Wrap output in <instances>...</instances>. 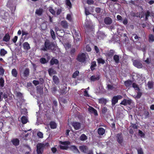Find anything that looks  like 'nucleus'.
Segmentation results:
<instances>
[{
  "label": "nucleus",
  "instance_id": "nucleus-22",
  "mask_svg": "<svg viewBox=\"0 0 154 154\" xmlns=\"http://www.w3.org/2000/svg\"><path fill=\"white\" fill-rule=\"evenodd\" d=\"M114 51L112 49H111L109 51H107L106 53V56L108 57H111L114 55Z\"/></svg>",
  "mask_w": 154,
  "mask_h": 154
},
{
  "label": "nucleus",
  "instance_id": "nucleus-64",
  "mask_svg": "<svg viewBox=\"0 0 154 154\" xmlns=\"http://www.w3.org/2000/svg\"><path fill=\"white\" fill-rule=\"evenodd\" d=\"M95 11L97 13H100L101 12V8H95Z\"/></svg>",
  "mask_w": 154,
  "mask_h": 154
},
{
  "label": "nucleus",
  "instance_id": "nucleus-51",
  "mask_svg": "<svg viewBox=\"0 0 154 154\" xmlns=\"http://www.w3.org/2000/svg\"><path fill=\"white\" fill-rule=\"evenodd\" d=\"M137 151L138 154H143V150L141 147H139L137 149Z\"/></svg>",
  "mask_w": 154,
  "mask_h": 154
},
{
  "label": "nucleus",
  "instance_id": "nucleus-8",
  "mask_svg": "<svg viewBox=\"0 0 154 154\" xmlns=\"http://www.w3.org/2000/svg\"><path fill=\"white\" fill-rule=\"evenodd\" d=\"M116 137V140L119 143L121 144L122 143L123 140V138L121 133L117 134Z\"/></svg>",
  "mask_w": 154,
  "mask_h": 154
},
{
  "label": "nucleus",
  "instance_id": "nucleus-52",
  "mask_svg": "<svg viewBox=\"0 0 154 154\" xmlns=\"http://www.w3.org/2000/svg\"><path fill=\"white\" fill-rule=\"evenodd\" d=\"M139 134L141 137H144L145 134L143 133L141 131L139 130H138Z\"/></svg>",
  "mask_w": 154,
  "mask_h": 154
},
{
  "label": "nucleus",
  "instance_id": "nucleus-13",
  "mask_svg": "<svg viewBox=\"0 0 154 154\" xmlns=\"http://www.w3.org/2000/svg\"><path fill=\"white\" fill-rule=\"evenodd\" d=\"M131 103V100L130 99L127 100L126 99H124L121 103L120 104L123 105L124 106H126L127 105H130Z\"/></svg>",
  "mask_w": 154,
  "mask_h": 154
},
{
  "label": "nucleus",
  "instance_id": "nucleus-21",
  "mask_svg": "<svg viewBox=\"0 0 154 154\" xmlns=\"http://www.w3.org/2000/svg\"><path fill=\"white\" fill-rule=\"evenodd\" d=\"M124 85L127 87H130L132 85V81L131 80H128L125 81L124 82Z\"/></svg>",
  "mask_w": 154,
  "mask_h": 154
},
{
  "label": "nucleus",
  "instance_id": "nucleus-27",
  "mask_svg": "<svg viewBox=\"0 0 154 154\" xmlns=\"http://www.w3.org/2000/svg\"><path fill=\"white\" fill-rule=\"evenodd\" d=\"M98 133L99 135H102L105 133V130L102 128H99L98 129Z\"/></svg>",
  "mask_w": 154,
  "mask_h": 154
},
{
  "label": "nucleus",
  "instance_id": "nucleus-63",
  "mask_svg": "<svg viewBox=\"0 0 154 154\" xmlns=\"http://www.w3.org/2000/svg\"><path fill=\"white\" fill-rule=\"evenodd\" d=\"M32 82L35 86H36L39 84V82L37 80H34Z\"/></svg>",
  "mask_w": 154,
  "mask_h": 154
},
{
  "label": "nucleus",
  "instance_id": "nucleus-50",
  "mask_svg": "<svg viewBox=\"0 0 154 154\" xmlns=\"http://www.w3.org/2000/svg\"><path fill=\"white\" fill-rule=\"evenodd\" d=\"M5 71L3 68L2 66H0V75H3L4 74Z\"/></svg>",
  "mask_w": 154,
  "mask_h": 154
},
{
  "label": "nucleus",
  "instance_id": "nucleus-35",
  "mask_svg": "<svg viewBox=\"0 0 154 154\" xmlns=\"http://www.w3.org/2000/svg\"><path fill=\"white\" fill-rule=\"evenodd\" d=\"M11 74L14 77H17V72L16 69H12L11 71Z\"/></svg>",
  "mask_w": 154,
  "mask_h": 154
},
{
  "label": "nucleus",
  "instance_id": "nucleus-6",
  "mask_svg": "<svg viewBox=\"0 0 154 154\" xmlns=\"http://www.w3.org/2000/svg\"><path fill=\"white\" fill-rule=\"evenodd\" d=\"M122 97V96L121 95H117L113 97L111 100L112 105H115L118 103V100L121 99Z\"/></svg>",
  "mask_w": 154,
  "mask_h": 154
},
{
  "label": "nucleus",
  "instance_id": "nucleus-3",
  "mask_svg": "<svg viewBox=\"0 0 154 154\" xmlns=\"http://www.w3.org/2000/svg\"><path fill=\"white\" fill-rule=\"evenodd\" d=\"M133 62V65L139 69L142 68L143 66L142 64L141 63V61L139 60H134L132 59V60Z\"/></svg>",
  "mask_w": 154,
  "mask_h": 154
},
{
  "label": "nucleus",
  "instance_id": "nucleus-40",
  "mask_svg": "<svg viewBox=\"0 0 154 154\" xmlns=\"http://www.w3.org/2000/svg\"><path fill=\"white\" fill-rule=\"evenodd\" d=\"M97 60L98 64L101 63L103 64L105 63V60L103 59L102 58H99Z\"/></svg>",
  "mask_w": 154,
  "mask_h": 154
},
{
  "label": "nucleus",
  "instance_id": "nucleus-30",
  "mask_svg": "<svg viewBox=\"0 0 154 154\" xmlns=\"http://www.w3.org/2000/svg\"><path fill=\"white\" fill-rule=\"evenodd\" d=\"M48 72L50 76H51L53 74H55L56 73V71L52 68H50L48 69Z\"/></svg>",
  "mask_w": 154,
  "mask_h": 154
},
{
  "label": "nucleus",
  "instance_id": "nucleus-10",
  "mask_svg": "<svg viewBox=\"0 0 154 154\" xmlns=\"http://www.w3.org/2000/svg\"><path fill=\"white\" fill-rule=\"evenodd\" d=\"M101 77L100 75V74L97 75H92L90 77V80L91 81L94 82L96 81L99 80Z\"/></svg>",
  "mask_w": 154,
  "mask_h": 154
},
{
  "label": "nucleus",
  "instance_id": "nucleus-20",
  "mask_svg": "<svg viewBox=\"0 0 154 154\" xmlns=\"http://www.w3.org/2000/svg\"><path fill=\"white\" fill-rule=\"evenodd\" d=\"M11 142L13 145L16 146L19 145L20 141L17 138H14L11 140Z\"/></svg>",
  "mask_w": 154,
  "mask_h": 154
},
{
  "label": "nucleus",
  "instance_id": "nucleus-15",
  "mask_svg": "<svg viewBox=\"0 0 154 154\" xmlns=\"http://www.w3.org/2000/svg\"><path fill=\"white\" fill-rule=\"evenodd\" d=\"M60 25L62 27L65 29L68 28L69 25L67 22L66 20L62 21L60 22Z\"/></svg>",
  "mask_w": 154,
  "mask_h": 154
},
{
  "label": "nucleus",
  "instance_id": "nucleus-37",
  "mask_svg": "<svg viewBox=\"0 0 154 154\" xmlns=\"http://www.w3.org/2000/svg\"><path fill=\"white\" fill-rule=\"evenodd\" d=\"M74 35H75V37L77 38V39H76V40L77 41H79L80 38V35L79 32H77L75 30Z\"/></svg>",
  "mask_w": 154,
  "mask_h": 154
},
{
  "label": "nucleus",
  "instance_id": "nucleus-33",
  "mask_svg": "<svg viewBox=\"0 0 154 154\" xmlns=\"http://www.w3.org/2000/svg\"><path fill=\"white\" fill-rule=\"evenodd\" d=\"M43 11V10L42 8H39L36 10L35 13L36 14L38 15L41 16L42 14Z\"/></svg>",
  "mask_w": 154,
  "mask_h": 154
},
{
  "label": "nucleus",
  "instance_id": "nucleus-45",
  "mask_svg": "<svg viewBox=\"0 0 154 154\" xmlns=\"http://www.w3.org/2000/svg\"><path fill=\"white\" fill-rule=\"evenodd\" d=\"M142 95V92L139 91L137 92V94L135 97V98L140 99Z\"/></svg>",
  "mask_w": 154,
  "mask_h": 154
},
{
  "label": "nucleus",
  "instance_id": "nucleus-17",
  "mask_svg": "<svg viewBox=\"0 0 154 154\" xmlns=\"http://www.w3.org/2000/svg\"><path fill=\"white\" fill-rule=\"evenodd\" d=\"M59 63V61L54 57L52 58L50 61V64L51 65H53L54 64L57 65Z\"/></svg>",
  "mask_w": 154,
  "mask_h": 154
},
{
  "label": "nucleus",
  "instance_id": "nucleus-2",
  "mask_svg": "<svg viewBox=\"0 0 154 154\" xmlns=\"http://www.w3.org/2000/svg\"><path fill=\"white\" fill-rule=\"evenodd\" d=\"M88 56L86 53H79L76 57L77 60L82 63H86Z\"/></svg>",
  "mask_w": 154,
  "mask_h": 154
},
{
  "label": "nucleus",
  "instance_id": "nucleus-60",
  "mask_svg": "<svg viewBox=\"0 0 154 154\" xmlns=\"http://www.w3.org/2000/svg\"><path fill=\"white\" fill-rule=\"evenodd\" d=\"M49 11L53 15H55V11L52 8H50L49 9Z\"/></svg>",
  "mask_w": 154,
  "mask_h": 154
},
{
  "label": "nucleus",
  "instance_id": "nucleus-42",
  "mask_svg": "<svg viewBox=\"0 0 154 154\" xmlns=\"http://www.w3.org/2000/svg\"><path fill=\"white\" fill-rule=\"evenodd\" d=\"M60 144L65 146L68 145L70 144V142L69 141H65L64 142L60 141L59 142Z\"/></svg>",
  "mask_w": 154,
  "mask_h": 154
},
{
  "label": "nucleus",
  "instance_id": "nucleus-43",
  "mask_svg": "<svg viewBox=\"0 0 154 154\" xmlns=\"http://www.w3.org/2000/svg\"><path fill=\"white\" fill-rule=\"evenodd\" d=\"M50 32L52 39L55 40L56 37L54 31L52 29H51Z\"/></svg>",
  "mask_w": 154,
  "mask_h": 154
},
{
  "label": "nucleus",
  "instance_id": "nucleus-19",
  "mask_svg": "<svg viewBox=\"0 0 154 154\" xmlns=\"http://www.w3.org/2000/svg\"><path fill=\"white\" fill-rule=\"evenodd\" d=\"M67 87L63 86L60 90V93L61 94H65L67 93Z\"/></svg>",
  "mask_w": 154,
  "mask_h": 154
},
{
  "label": "nucleus",
  "instance_id": "nucleus-58",
  "mask_svg": "<svg viewBox=\"0 0 154 154\" xmlns=\"http://www.w3.org/2000/svg\"><path fill=\"white\" fill-rule=\"evenodd\" d=\"M144 115L145 116L144 118L146 119L149 117V113L147 111H145L144 112Z\"/></svg>",
  "mask_w": 154,
  "mask_h": 154
},
{
  "label": "nucleus",
  "instance_id": "nucleus-44",
  "mask_svg": "<svg viewBox=\"0 0 154 154\" xmlns=\"http://www.w3.org/2000/svg\"><path fill=\"white\" fill-rule=\"evenodd\" d=\"M4 78L1 77L0 78V88H2L4 85Z\"/></svg>",
  "mask_w": 154,
  "mask_h": 154
},
{
  "label": "nucleus",
  "instance_id": "nucleus-53",
  "mask_svg": "<svg viewBox=\"0 0 154 154\" xmlns=\"http://www.w3.org/2000/svg\"><path fill=\"white\" fill-rule=\"evenodd\" d=\"M131 125L130 127H131L134 129H137V125L136 124H134L131 123Z\"/></svg>",
  "mask_w": 154,
  "mask_h": 154
},
{
  "label": "nucleus",
  "instance_id": "nucleus-25",
  "mask_svg": "<svg viewBox=\"0 0 154 154\" xmlns=\"http://www.w3.org/2000/svg\"><path fill=\"white\" fill-rule=\"evenodd\" d=\"M10 36L8 33H7L4 37L3 40L5 42H8L10 39Z\"/></svg>",
  "mask_w": 154,
  "mask_h": 154
},
{
  "label": "nucleus",
  "instance_id": "nucleus-61",
  "mask_svg": "<svg viewBox=\"0 0 154 154\" xmlns=\"http://www.w3.org/2000/svg\"><path fill=\"white\" fill-rule=\"evenodd\" d=\"M57 90V87L55 86L51 88V91L53 93H55Z\"/></svg>",
  "mask_w": 154,
  "mask_h": 154
},
{
  "label": "nucleus",
  "instance_id": "nucleus-55",
  "mask_svg": "<svg viewBox=\"0 0 154 154\" xmlns=\"http://www.w3.org/2000/svg\"><path fill=\"white\" fill-rule=\"evenodd\" d=\"M150 14V12L149 11H147V12L145 13V19L146 20H147L148 19V17H149Z\"/></svg>",
  "mask_w": 154,
  "mask_h": 154
},
{
  "label": "nucleus",
  "instance_id": "nucleus-57",
  "mask_svg": "<svg viewBox=\"0 0 154 154\" xmlns=\"http://www.w3.org/2000/svg\"><path fill=\"white\" fill-rule=\"evenodd\" d=\"M85 26L86 29H91L92 28V26L90 24H86L85 25Z\"/></svg>",
  "mask_w": 154,
  "mask_h": 154
},
{
  "label": "nucleus",
  "instance_id": "nucleus-7",
  "mask_svg": "<svg viewBox=\"0 0 154 154\" xmlns=\"http://www.w3.org/2000/svg\"><path fill=\"white\" fill-rule=\"evenodd\" d=\"M8 16V14L4 11H1L0 12V19L1 20H6Z\"/></svg>",
  "mask_w": 154,
  "mask_h": 154
},
{
  "label": "nucleus",
  "instance_id": "nucleus-62",
  "mask_svg": "<svg viewBox=\"0 0 154 154\" xmlns=\"http://www.w3.org/2000/svg\"><path fill=\"white\" fill-rule=\"evenodd\" d=\"M130 128L129 130V134H133L134 132V129L130 127Z\"/></svg>",
  "mask_w": 154,
  "mask_h": 154
},
{
  "label": "nucleus",
  "instance_id": "nucleus-14",
  "mask_svg": "<svg viewBox=\"0 0 154 154\" xmlns=\"http://www.w3.org/2000/svg\"><path fill=\"white\" fill-rule=\"evenodd\" d=\"M88 110L91 113L94 114V116H97L98 115L97 111L93 107L90 106L88 109Z\"/></svg>",
  "mask_w": 154,
  "mask_h": 154
},
{
  "label": "nucleus",
  "instance_id": "nucleus-34",
  "mask_svg": "<svg viewBox=\"0 0 154 154\" xmlns=\"http://www.w3.org/2000/svg\"><path fill=\"white\" fill-rule=\"evenodd\" d=\"M96 62L95 61H92L91 63L90 69L91 71H93L94 69V67L96 66Z\"/></svg>",
  "mask_w": 154,
  "mask_h": 154
},
{
  "label": "nucleus",
  "instance_id": "nucleus-36",
  "mask_svg": "<svg viewBox=\"0 0 154 154\" xmlns=\"http://www.w3.org/2000/svg\"><path fill=\"white\" fill-rule=\"evenodd\" d=\"M22 36H23L24 35H26V36L25 37V38H26L27 39H28L30 37V36H28L27 37V35L29 34V33L27 31H24L23 30H22Z\"/></svg>",
  "mask_w": 154,
  "mask_h": 154
},
{
  "label": "nucleus",
  "instance_id": "nucleus-26",
  "mask_svg": "<svg viewBox=\"0 0 154 154\" xmlns=\"http://www.w3.org/2000/svg\"><path fill=\"white\" fill-rule=\"evenodd\" d=\"M21 119V122L23 124H25L28 122L27 118L26 116H22Z\"/></svg>",
  "mask_w": 154,
  "mask_h": 154
},
{
  "label": "nucleus",
  "instance_id": "nucleus-31",
  "mask_svg": "<svg viewBox=\"0 0 154 154\" xmlns=\"http://www.w3.org/2000/svg\"><path fill=\"white\" fill-rule=\"evenodd\" d=\"M113 59L116 63L118 64L119 63V55L116 54L115 55L113 56Z\"/></svg>",
  "mask_w": 154,
  "mask_h": 154
},
{
  "label": "nucleus",
  "instance_id": "nucleus-56",
  "mask_svg": "<svg viewBox=\"0 0 154 154\" xmlns=\"http://www.w3.org/2000/svg\"><path fill=\"white\" fill-rule=\"evenodd\" d=\"M107 87L109 90H112L114 88V86L110 84H108L107 85Z\"/></svg>",
  "mask_w": 154,
  "mask_h": 154
},
{
  "label": "nucleus",
  "instance_id": "nucleus-28",
  "mask_svg": "<svg viewBox=\"0 0 154 154\" xmlns=\"http://www.w3.org/2000/svg\"><path fill=\"white\" fill-rule=\"evenodd\" d=\"M87 137L84 134H81L79 137V139L82 141H85L87 140Z\"/></svg>",
  "mask_w": 154,
  "mask_h": 154
},
{
  "label": "nucleus",
  "instance_id": "nucleus-32",
  "mask_svg": "<svg viewBox=\"0 0 154 154\" xmlns=\"http://www.w3.org/2000/svg\"><path fill=\"white\" fill-rule=\"evenodd\" d=\"M154 82L152 81H149L147 83L148 87L149 89H151L153 88Z\"/></svg>",
  "mask_w": 154,
  "mask_h": 154
},
{
  "label": "nucleus",
  "instance_id": "nucleus-16",
  "mask_svg": "<svg viewBox=\"0 0 154 154\" xmlns=\"http://www.w3.org/2000/svg\"><path fill=\"white\" fill-rule=\"evenodd\" d=\"M79 149L81 152L86 153L88 150V148L86 146H79Z\"/></svg>",
  "mask_w": 154,
  "mask_h": 154
},
{
  "label": "nucleus",
  "instance_id": "nucleus-54",
  "mask_svg": "<svg viewBox=\"0 0 154 154\" xmlns=\"http://www.w3.org/2000/svg\"><path fill=\"white\" fill-rule=\"evenodd\" d=\"M59 147L60 149L63 150H67L68 148V147L66 146H63L61 145H60L59 146Z\"/></svg>",
  "mask_w": 154,
  "mask_h": 154
},
{
  "label": "nucleus",
  "instance_id": "nucleus-47",
  "mask_svg": "<svg viewBox=\"0 0 154 154\" xmlns=\"http://www.w3.org/2000/svg\"><path fill=\"white\" fill-rule=\"evenodd\" d=\"M66 4L70 8H72V5L70 0H66Z\"/></svg>",
  "mask_w": 154,
  "mask_h": 154
},
{
  "label": "nucleus",
  "instance_id": "nucleus-12",
  "mask_svg": "<svg viewBox=\"0 0 154 154\" xmlns=\"http://www.w3.org/2000/svg\"><path fill=\"white\" fill-rule=\"evenodd\" d=\"M104 23L107 25H110L112 23V20L109 17H106L104 19Z\"/></svg>",
  "mask_w": 154,
  "mask_h": 154
},
{
  "label": "nucleus",
  "instance_id": "nucleus-41",
  "mask_svg": "<svg viewBox=\"0 0 154 154\" xmlns=\"http://www.w3.org/2000/svg\"><path fill=\"white\" fill-rule=\"evenodd\" d=\"M7 53V51L3 48L1 49L0 50V54L2 56H4Z\"/></svg>",
  "mask_w": 154,
  "mask_h": 154
},
{
  "label": "nucleus",
  "instance_id": "nucleus-39",
  "mask_svg": "<svg viewBox=\"0 0 154 154\" xmlns=\"http://www.w3.org/2000/svg\"><path fill=\"white\" fill-rule=\"evenodd\" d=\"M149 42H154V35L152 34H150L149 35Z\"/></svg>",
  "mask_w": 154,
  "mask_h": 154
},
{
  "label": "nucleus",
  "instance_id": "nucleus-49",
  "mask_svg": "<svg viewBox=\"0 0 154 154\" xmlns=\"http://www.w3.org/2000/svg\"><path fill=\"white\" fill-rule=\"evenodd\" d=\"M107 109L106 107L104 106L102 108V112L103 114L105 115L106 113L107 112Z\"/></svg>",
  "mask_w": 154,
  "mask_h": 154
},
{
  "label": "nucleus",
  "instance_id": "nucleus-24",
  "mask_svg": "<svg viewBox=\"0 0 154 154\" xmlns=\"http://www.w3.org/2000/svg\"><path fill=\"white\" fill-rule=\"evenodd\" d=\"M50 127L51 129H55L56 128L57 125L55 122L54 121H51L49 123Z\"/></svg>",
  "mask_w": 154,
  "mask_h": 154
},
{
  "label": "nucleus",
  "instance_id": "nucleus-4",
  "mask_svg": "<svg viewBox=\"0 0 154 154\" xmlns=\"http://www.w3.org/2000/svg\"><path fill=\"white\" fill-rule=\"evenodd\" d=\"M29 69L28 68H26L23 72L20 73V75L21 77L24 79H26L29 76Z\"/></svg>",
  "mask_w": 154,
  "mask_h": 154
},
{
  "label": "nucleus",
  "instance_id": "nucleus-9",
  "mask_svg": "<svg viewBox=\"0 0 154 154\" xmlns=\"http://www.w3.org/2000/svg\"><path fill=\"white\" fill-rule=\"evenodd\" d=\"M72 125L75 130H79L81 127V124L78 122H73L72 124Z\"/></svg>",
  "mask_w": 154,
  "mask_h": 154
},
{
  "label": "nucleus",
  "instance_id": "nucleus-23",
  "mask_svg": "<svg viewBox=\"0 0 154 154\" xmlns=\"http://www.w3.org/2000/svg\"><path fill=\"white\" fill-rule=\"evenodd\" d=\"M24 49L26 50H29L30 48L29 44L27 42H24L23 44Z\"/></svg>",
  "mask_w": 154,
  "mask_h": 154
},
{
  "label": "nucleus",
  "instance_id": "nucleus-11",
  "mask_svg": "<svg viewBox=\"0 0 154 154\" xmlns=\"http://www.w3.org/2000/svg\"><path fill=\"white\" fill-rule=\"evenodd\" d=\"M69 148L71 151H72L74 153H80V152L75 146L71 145V146L69 147Z\"/></svg>",
  "mask_w": 154,
  "mask_h": 154
},
{
  "label": "nucleus",
  "instance_id": "nucleus-18",
  "mask_svg": "<svg viewBox=\"0 0 154 154\" xmlns=\"http://www.w3.org/2000/svg\"><path fill=\"white\" fill-rule=\"evenodd\" d=\"M108 100L106 98H100L98 100L99 103L100 104H103L104 105L106 104V103L108 102Z\"/></svg>",
  "mask_w": 154,
  "mask_h": 154
},
{
  "label": "nucleus",
  "instance_id": "nucleus-5",
  "mask_svg": "<svg viewBox=\"0 0 154 154\" xmlns=\"http://www.w3.org/2000/svg\"><path fill=\"white\" fill-rule=\"evenodd\" d=\"M45 146L44 144L40 143L37 145L36 151L38 154H42L44 147Z\"/></svg>",
  "mask_w": 154,
  "mask_h": 154
},
{
  "label": "nucleus",
  "instance_id": "nucleus-46",
  "mask_svg": "<svg viewBox=\"0 0 154 154\" xmlns=\"http://www.w3.org/2000/svg\"><path fill=\"white\" fill-rule=\"evenodd\" d=\"M40 61L42 64H45L48 61L46 60L45 58H41L40 60Z\"/></svg>",
  "mask_w": 154,
  "mask_h": 154
},
{
  "label": "nucleus",
  "instance_id": "nucleus-1",
  "mask_svg": "<svg viewBox=\"0 0 154 154\" xmlns=\"http://www.w3.org/2000/svg\"><path fill=\"white\" fill-rule=\"evenodd\" d=\"M55 47L54 44L52 42H51L48 39H46L45 40L44 46L41 48L42 51H47L48 50H54Z\"/></svg>",
  "mask_w": 154,
  "mask_h": 154
},
{
  "label": "nucleus",
  "instance_id": "nucleus-59",
  "mask_svg": "<svg viewBox=\"0 0 154 154\" xmlns=\"http://www.w3.org/2000/svg\"><path fill=\"white\" fill-rule=\"evenodd\" d=\"M37 136L40 138H42L43 137V134L42 132H38L37 133Z\"/></svg>",
  "mask_w": 154,
  "mask_h": 154
},
{
  "label": "nucleus",
  "instance_id": "nucleus-38",
  "mask_svg": "<svg viewBox=\"0 0 154 154\" xmlns=\"http://www.w3.org/2000/svg\"><path fill=\"white\" fill-rule=\"evenodd\" d=\"M53 79L54 83L57 84L59 82V79L57 77L56 75H54L53 77Z\"/></svg>",
  "mask_w": 154,
  "mask_h": 154
},
{
  "label": "nucleus",
  "instance_id": "nucleus-29",
  "mask_svg": "<svg viewBox=\"0 0 154 154\" xmlns=\"http://www.w3.org/2000/svg\"><path fill=\"white\" fill-rule=\"evenodd\" d=\"M132 87L136 91H141L138 85L135 83H133Z\"/></svg>",
  "mask_w": 154,
  "mask_h": 154
},
{
  "label": "nucleus",
  "instance_id": "nucleus-48",
  "mask_svg": "<svg viewBox=\"0 0 154 154\" xmlns=\"http://www.w3.org/2000/svg\"><path fill=\"white\" fill-rule=\"evenodd\" d=\"M79 72L77 70L75 72L72 74V77L73 78H75L76 77L79 75Z\"/></svg>",
  "mask_w": 154,
  "mask_h": 154
}]
</instances>
